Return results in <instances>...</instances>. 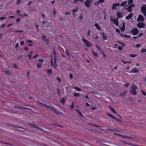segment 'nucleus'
Returning <instances> with one entry per match:
<instances>
[{
	"label": "nucleus",
	"instance_id": "35",
	"mask_svg": "<svg viewBox=\"0 0 146 146\" xmlns=\"http://www.w3.org/2000/svg\"><path fill=\"white\" fill-rule=\"evenodd\" d=\"M57 94L59 96H60V90L59 89H57Z\"/></svg>",
	"mask_w": 146,
	"mask_h": 146
},
{
	"label": "nucleus",
	"instance_id": "17",
	"mask_svg": "<svg viewBox=\"0 0 146 146\" xmlns=\"http://www.w3.org/2000/svg\"><path fill=\"white\" fill-rule=\"evenodd\" d=\"M75 110L77 111L78 114L81 116V117H82L83 116L81 112L79 110L77 109H75Z\"/></svg>",
	"mask_w": 146,
	"mask_h": 146
},
{
	"label": "nucleus",
	"instance_id": "54",
	"mask_svg": "<svg viewBox=\"0 0 146 146\" xmlns=\"http://www.w3.org/2000/svg\"><path fill=\"white\" fill-rule=\"evenodd\" d=\"M21 3V0H17V1L16 3L17 5H18Z\"/></svg>",
	"mask_w": 146,
	"mask_h": 146
},
{
	"label": "nucleus",
	"instance_id": "56",
	"mask_svg": "<svg viewBox=\"0 0 146 146\" xmlns=\"http://www.w3.org/2000/svg\"><path fill=\"white\" fill-rule=\"evenodd\" d=\"M6 25V24H3L1 26V28L2 29V28H3L5 27V26Z\"/></svg>",
	"mask_w": 146,
	"mask_h": 146
},
{
	"label": "nucleus",
	"instance_id": "26",
	"mask_svg": "<svg viewBox=\"0 0 146 146\" xmlns=\"http://www.w3.org/2000/svg\"><path fill=\"white\" fill-rule=\"evenodd\" d=\"M123 62L124 64L126 63L131 64L132 62V61L131 60L126 61H123Z\"/></svg>",
	"mask_w": 146,
	"mask_h": 146
},
{
	"label": "nucleus",
	"instance_id": "43",
	"mask_svg": "<svg viewBox=\"0 0 146 146\" xmlns=\"http://www.w3.org/2000/svg\"><path fill=\"white\" fill-rule=\"evenodd\" d=\"M141 92H142V94L146 96V92H144V91H143V90H141Z\"/></svg>",
	"mask_w": 146,
	"mask_h": 146
},
{
	"label": "nucleus",
	"instance_id": "22",
	"mask_svg": "<svg viewBox=\"0 0 146 146\" xmlns=\"http://www.w3.org/2000/svg\"><path fill=\"white\" fill-rule=\"evenodd\" d=\"M33 126L35 128H36L39 129V130H41V131H42L44 132H45V131H44V130H43V129L41 128H40V127H37L36 126V125H33Z\"/></svg>",
	"mask_w": 146,
	"mask_h": 146
},
{
	"label": "nucleus",
	"instance_id": "49",
	"mask_svg": "<svg viewBox=\"0 0 146 146\" xmlns=\"http://www.w3.org/2000/svg\"><path fill=\"white\" fill-rule=\"evenodd\" d=\"M19 47V44L18 42L16 43L15 45V48H17Z\"/></svg>",
	"mask_w": 146,
	"mask_h": 146
},
{
	"label": "nucleus",
	"instance_id": "16",
	"mask_svg": "<svg viewBox=\"0 0 146 146\" xmlns=\"http://www.w3.org/2000/svg\"><path fill=\"white\" fill-rule=\"evenodd\" d=\"M110 109L111 110V111L115 113L116 114L117 113V112L115 111V110L112 107H110Z\"/></svg>",
	"mask_w": 146,
	"mask_h": 146
},
{
	"label": "nucleus",
	"instance_id": "3",
	"mask_svg": "<svg viewBox=\"0 0 146 146\" xmlns=\"http://www.w3.org/2000/svg\"><path fill=\"white\" fill-rule=\"evenodd\" d=\"M137 87L135 85H132L131 86V90L130 92L133 95H135L136 94L137 92L136 90L137 89Z\"/></svg>",
	"mask_w": 146,
	"mask_h": 146
},
{
	"label": "nucleus",
	"instance_id": "42",
	"mask_svg": "<svg viewBox=\"0 0 146 146\" xmlns=\"http://www.w3.org/2000/svg\"><path fill=\"white\" fill-rule=\"evenodd\" d=\"M120 29L121 31L123 32L124 31L125 28H123V27H122V28H120Z\"/></svg>",
	"mask_w": 146,
	"mask_h": 146
},
{
	"label": "nucleus",
	"instance_id": "10",
	"mask_svg": "<svg viewBox=\"0 0 146 146\" xmlns=\"http://www.w3.org/2000/svg\"><path fill=\"white\" fill-rule=\"evenodd\" d=\"M106 115H108L109 116H110L111 118H112L113 119H115V120H116V121H118L119 120V119H117L115 117V116H113L111 114H110L108 112H107V113Z\"/></svg>",
	"mask_w": 146,
	"mask_h": 146
},
{
	"label": "nucleus",
	"instance_id": "36",
	"mask_svg": "<svg viewBox=\"0 0 146 146\" xmlns=\"http://www.w3.org/2000/svg\"><path fill=\"white\" fill-rule=\"evenodd\" d=\"M60 101L61 102V103L62 104L64 103L65 101L64 98H63L62 99L60 100Z\"/></svg>",
	"mask_w": 146,
	"mask_h": 146
},
{
	"label": "nucleus",
	"instance_id": "30",
	"mask_svg": "<svg viewBox=\"0 0 146 146\" xmlns=\"http://www.w3.org/2000/svg\"><path fill=\"white\" fill-rule=\"evenodd\" d=\"M137 56V55L136 54H130V56L131 58H134Z\"/></svg>",
	"mask_w": 146,
	"mask_h": 146
},
{
	"label": "nucleus",
	"instance_id": "58",
	"mask_svg": "<svg viewBox=\"0 0 146 146\" xmlns=\"http://www.w3.org/2000/svg\"><path fill=\"white\" fill-rule=\"evenodd\" d=\"M141 46V45L140 44H137L136 45V47L137 48H138L140 47Z\"/></svg>",
	"mask_w": 146,
	"mask_h": 146
},
{
	"label": "nucleus",
	"instance_id": "11",
	"mask_svg": "<svg viewBox=\"0 0 146 146\" xmlns=\"http://www.w3.org/2000/svg\"><path fill=\"white\" fill-rule=\"evenodd\" d=\"M133 15V14L132 13H130L126 17V18H125L126 19L128 20V19H130L132 17Z\"/></svg>",
	"mask_w": 146,
	"mask_h": 146
},
{
	"label": "nucleus",
	"instance_id": "6",
	"mask_svg": "<svg viewBox=\"0 0 146 146\" xmlns=\"http://www.w3.org/2000/svg\"><path fill=\"white\" fill-rule=\"evenodd\" d=\"M110 21L113 22V23L115 25L117 26H118L119 25L118 24V18L116 19H114L111 16L110 18Z\"/></svg>",
	"mask_w": 146,
	"mask_h": 146
},
{
	"label": "nucleus",
	"instance_id": "47",
	"mask_svg": "<svg viewBox=\"0 0 146 146\" xmlns=\"http://www.w3.org/2000/svg\"><path fill=\"white\" fill-rule=\"evenodd\" d=\"M37 67L38 68H40L42 67L41 64H37Z\"/></svg>",
	"mask_w": 146,
	"mask_h": 146
},
{
	"label": "nucleus",
	"instance_id": "53",
	"mask_svg": "<svg viewBox=\"0 0 146 146\" xmlns=\"http://www.w3.org/2000/svg\"><path fill=\"white\" fill-rule=\"evenodd\" d=\"M65 15H69L70 16V13L69 11L66 12L65 13Z\"/></svg>",
	"mask_w": 146,
	"mask_h": 146
},
{
	"label": "nucleus",
	"instance_id": "62",
	"mask_svg": "<svg viewBox=\"0 0 146 146\" xmlns=\"http://www.w3.org/2000/svg\"><path fill=\"white\" fill-rule=\"evenodd\" d=\"M120 45L122 46H124L125 44L124 43L121 42Z\"/></svg>",
	"mask_w": 146,
	"mask_h": 146
},
{
	"label": "nucleus",
	"instance_id": "7",
	"mask_svg": "<svg viewBox=\"0 0 146 146\" xmlns=\"http://www.w3.org/2000/svg\"><path fill=\"white\" fill-rule=\"evenodd\" d=\"M137 20L139 22H143L144 21V19L142 15H139L137 18Z\"/></svg>",
	"mask_w": 146,
	"mask_h": 146
},
{
	"label": "nucleus",
	"instance_id": "57",
	"mask_svg": "<svg viewBox=\"0 0 146 146\" xmlns=\"http://www.w3.org/2000/svg\"><path fill=\"white\" fill-rule=\"evenodd\" d=\"M115 31L116 32L119 33H120V31H119V29H116L115 30Z\"/></svg>",
	"mask_w": 146,
	"mask_h": 146
},
{
	"label": "nucleus",
	"instance_id": "33",
	"mask_svg": "<svg viewBox=\"0 0 146 146\" xmlns=\"http://www.w3.org/2000/svg\"><path fill=\"white\" fill-rule=\"evenodd\" d=\"M4 72L7 74H11V72L9 71H4Z\"/></svg>",
	"mask_w": 146,
	"mask_h": 146
},
{
	"label": "nucleus",
	"instance_id": "45",
	"mask_svg": "<svg viewBox=\"0 0 146 146\" xmlns=\"http://www.w3.org/2000/svg\"><path fill=\"white\" fill-rule=\"evenodd\" d=\"M69 77L72 80L73 78V75L72 74H70L69 75Z\"/></svg>",
	"mask_w": 146,
	"mask_h": 146
},
{
	"label": "nucleus",
	"instance_id": "40",
	"mask_svg": "<svg viewBox=\"0 0 146 146\" xmlns=\"http://www.w3.org/2000/svg\"><path fill=\"white\" fill-rule=\"evenodd\" d=\"M38 60L41 62H43L44 61L43 59L41 58H39Z\"/></svg>",
	"mask_w": 146,
	"mask_h": 146
},
{
	"label": "nucleus",
	"instance_id": "59",
	"mask_svg": "<svg viewBox=\"0 0 146 146\" xmlns=\"http://www.w3.org/2000/svg\"><path fill=\"white\" fill-rule=\"evenodd\" d=\"M20 19L18 18L16 19V22L17 23H19V22L20 21Z\"/></svg>",
	"mask_w": 146,
	"mask_h": 146
},
{
	"label": "nucleus",
	"instance_id": "28",
	"mask_svg": "<svg viewBox=\"0 0 146 146\" xmlns=\"http://www.w3.org/2000/svg\"><path fill=\"white\" fill-rule=\"evenodd\" d=\"M78 10V9L77 8H75L74 9H73L72 11L73 13H74L77 12Z\"/></svg>",
	"mask_w": 146,
	"mask_h": 146
},
{
	"label": "nucleus",
	"instance_id": "5",
	"mask_svg": "<svg viewBox=\"0 0 146 146\" xmlns=\"http://www.w3.org/2000/svg\"><path fill=\"white\" fill-rule=\"evenodd\" d=\"M130 33L133 35H136L138 33L139 30L137 28L135 27L133 29Z\"/></svg>",
	"mask_w": 146,
	"mask_h": 146
},
{
	"label": "nucleus",
	"instance_id": "18",
	"mask_svg": "<svg viewBox=\"0 0 146 146\" xmlns=\"http://www.w3.org/2000/svg\"><path fill=\"white\" fill-rule=\"evenodd\" d=\"M127 1H123L122 2H121L120 4V5L122 7H123L124 6L125 4H126Z\"/></svg>",
	"mask_w": 146,
	"mask_h": 146
},
{
	"label": "nucleus",
	"instance_id": "39",
	"mask_svg": "<svg viewBox=\"0 0 146 146\" xmlns=\"http://www.w3.org/2000/svg\"><path fill=\"white\" fill-rule=\"evenodd\" d=\"M117 48L118 50H123V48H122L121 46H118Z\"/></svg>",
	"mask_w": 146,
	"mask_h": 146
},
{
	"label": "nucleus",
	"instance_id": "8",
	"mask_svg": "<svg viewBox=\"0 0 146 146\" xmlns=\"http://www.w3.org/2000/svg\"><path fill=\"white\" fill-rule=\"evenodd\" d=\"M145 24L143 23H138L137 25V27L139 28H143L145 26Z\"/></svg>",
	"mask_w": 146,
	"mask_h": 146
},
{
	"label": "nucleus",
	"instance_id": "27",
	"mask_svg": "<svg viewBox=\"0 0 146 146\" xmlns=\"http://www.w3.org/2000/svg\"><path fill=\"white\" fill-rule=\"evenodd\" d=\"M74 88L77 91H80L82 90L80 88L77 87H74Z\"/></svg>",
	"mask_w": 146,
	"mask_h": 146
},
{
	"label": "nucleus",
	"instance_id": "1",
	"mask_svg": "<svg viewBox=\"0 0 146 146\" xmlns=\"http://www.w3.org/2000/svg\"><path fill=\"white\" fill-rule=\"evenodd\" d=\"M52 52L53 53L54 55L53 57V60L54 62V63L55 64V65H54V63L53 61V55L52 54L51 55V60L50 62L51 65L52 66H53L54 67V68L56 69L57 66V64L56 63V61L57 60V58H56V53L55 52V50L54 47H53V49L52 50Z\"/></svg>",
	"mask_w": 146,
	"mask_h": 146
},
{
	"label": "nucleus",
	"instance_id": "19",
	"mask_svg": "<svg viewBox=\"0 0 146 146\" xmlns=\"http://www.w3.org/2000/svg\"><path fill=\"white\" fill-rule=\"evenodd\" d=\"M94 26L96 27V28L99 30H101V28L100 27V26L97 23H96L95 25Z\"/></svg>",
	"mask_w": 146,
	"mask_h": 146
},
{
	"label": "nucleus",
	"instance_id": "21",
	"mask_svg": "<svg viewBox=\"0 0 146 146\" xmlns=\"http://www.w3.org/2000/svg\"><path fill=\"white\" fill-rule=\"evenodd\" d=\"M126 9H127L128 12H130L132 11V8L131 7L129 6H128L126 8Z\"/></svg>",
	"mask_w": 146,
	"mask_h": 146
},
{
	"label": "nucleus",
	"instance_id": "38",
	"mask_svg": "<svg viewBox=\"0 0 146 146\" xmlns=\"http://www.w3.org/2000/svg\"><path fill=\"white\" fill-rule=\"evenodd\" d=\"M13 25V24L12 23H10L8 24L7 25V27L8 28H10Z\"/></svg>",
	"mask_w": 146,
	"mask_h": 146
},
{
	"label": "nucleus",
	"instance_id": "32",
	"mask_svg": "<svg viewBox=\"0 0 146 146\" xmlns=\"http://www.w3.org/2000/svg\"><path fill=\"white\" fill-rule=\"evenodd\" d=\"M133 0H128V3L129 5H131L133 2Z\"/></svg>",
	"mask_w": 146,
	"mask_h": 146
},
{
	"label": "nucleus",
	"instance_id": "50",
	"mask_svg": "<svg viewBox=\"0 0 146 146\" xmlns=\"http://www.w3.org/2000/svg\"><path fill=\"white\" fill-rule=\"evenodd\" d=\"M96 48L97 49V50H101L100 49V47L98 45H96Z\"/></svg>",
	"mask_w": 146,
	"mask_h": 146
},
{
	"label": "nucleus",
	"instance_id": "37",
	"mask_svg": "<svg viewBox=\"0 0 146 146\" xmlns=\"http://www.w3.org/2000/svg\"><path fill=\"white\" fill-rule=\"evenodd\" d=\"M6 17H0V21H2L3 19H6Z\"/></svg>",
	"mask_w": 146,
	"mask_h": 146
},
{
	"label": "nucleus",
	"instance_id": "31",
	"mask_svg": "<svg viewBox=\"0 0 146 146\" xmlns=\"http://www.w3.org/2000/svg\"><path fill=\"white\" fill-rule=\"evenodd\" d=\"M74 102H72L71 104V105L70 106V109H72L74 108Z\"/></svg>",
	"mask_w": 146,
	"mask_h": 146
},
{
	"label": "nucleus",
	"instance_id": "61",
	"mask_svg": "<svg viewBox=\"0 0 146 146\" xmlns=\"http://www.w3.org/2000/svg\"><path fill=\"white\" fill-rule=\"evenodd\" d=\"M124 36L126 38H129L130 36V35H127L126 34H125Z\"/></svg>",
	"mask_w": 146,
	"mask_h": 146
},
{
	"label": "nucleus",
	"instance_id": "25",
	"mask_svg": "<svg viewBox=\"0 0 146 146\" xmlns=\"http://www.w3.org/2000/svg\"><path fill=\"white\" fill-rule=\"evenodd\" d=\"M104 33H103L102 34V35H103V38L105 40H106L107 39V36L106 35H103L104 34Z\"/></svg>",
	"mask_w": 146,
	"mask_h": 146
},
{
	"label": "nucleus",
	"instance_id": "23",
	"mask_svg": "<svg viewBox=\"0 0 146 146\" xmlns=\"http://www.w3.org/2000/svg\"><path fill=\"white\" fill-rule=\"evenodd\" d=\"M52 70L51 69H48L47 70V73L48 75H50L52 73Z\"/></svg>",
	"mask_w": 146,
	"mask_h": 146
},
{
	"label": "nucleus",
	"instance_id": "15",
	"mask_svg": "<svg viewBox=\"0 0 146 146\" xmlns=\"http://www.w3.org/2000/svg\"><path fill=\"white\" fill-rule=\"evenodd\" d=\"M138 72L139 70H138L133 68H132L131 70V72L133 73H137Z\"/></svg>",
	"mask_w": 146,
	"mask_h": 146
},
{
	"label": "nucleus",
	"instance_id": "34",
	"mask_svg": "<svg viewBox=\"0 0 146 146\" xmlns=\"http://www.w3.org/2000/svg\"><path fill=\"white\" fill-rule=\"evenodd\" d=\"M80 95V94L79 93H75L74 94V96H79Z\"/></svg>",
	"mask_w": 146,
	"mask_h": 146
},
{
	"label": "nucleus",
	"instance_id": "55",
	"mask_svg": "<svg viewBox=\"0 0 146 146\" xmlns=\"http://www.w3.org/2000/svg\"><path fill=\"white\" fill-rule=\"evenodd\" d=\"M24 42L23 41H21L20 43V44L21 46L23 45L24 44Z\"/></svg>",
	"mask_w": 146,
	"mask_h": 146
},
{
	"label": "nucleus",
	"instance_id": "20",
	"mask_svg": "<svg viewBox=\"0 0 146 146\" xmlns=\"http://www.w3.org/2000/svg\"><path fill=\"white\" fill-rule=\"evenodd\" d=\"M20 108L21 109H24V110H29L30 111H32V110L29 108H26V107H20Z\"/></svg>",
	"mask_w": 146,
	"mask_h": 146
},
{
	"label": "nucleus",
	"instance_id": "46",
	"mask_svg": "<svg viewBox=\"0 0 146 146\" xmlns=\"http://www.w3.org/2000/svg\"><path fill=\"white\" fill-rule=\"evenodd\" d=\"M129 83H127L124 84V86L125 87H127L129 86Z\"/></svg>",
	"mask_w": 146,
	"mask_h": 146
},
{
	"label": "nucleus",
	"instance_id": "4",
	"mask_svg": "<svg viewBox=\"0 0 146 146\" xmlns=\"http://www.w3.org/2000/svg\"><path fill=\"white\" fill-rule=\"evenodd\" d=\"M83 41L85 42L86 46L87 47H90L92 46V43L84 38L82 39Z\"/></svg>",
	"mask_w": 146,
	"mask_h": 146
},
{
	"label": "nucleus",
	"instance_id": "51",
	"mask_svg": "<svg viewBox=\"0 0 146 146\" xmlns=\"http://www.w3.org/2000/svg\"><path fill=\"white\" fill-rule=\"evenodd\" d=\"M125 22H123V28H125Z\"/></svg>",
	"mask_w": 146,
	"mask_h": 146
},
{
	"label": "nucleus",
	"instance_id": "14",
	"mask_svg": "<svg viewBox=\"0 0 146 146\" xmlns=\"http://www.w3.org/2000/svg\"><path fill=\"white\" fill-rule=\"evenodd\" d=\"M86 6L87 7H89L90 6V1L89 0H87L84 3Z\"/></svg>",
	"mask_w": 146,
	"mask_h": 146
},
{
	"label": "nucleus",
	"instance_id": "12",
	"mask_svg": "<svg viewBox=\"0 0 146 146\" xmlns=\"http://www.w3.org/2000/svg\"><path fill=\"white\" fill-rule=\"evenodd\" d=\"M120 4L119 3H114L112 7V9L113 10L116 9V7L119 6Z\"/></svg>",
	"mask_w": 146,
	"mask_h": 146
},
{
	"label": "nucleus",
	"instance_id": "2",
	"mask_svg": "<svg viewBox=\"0 0 146 146\" xmlns=\"http://www.w3.org/2000/svg\"><path fill=\"white\" fill-rule=\"evenodd\" d=\"M40 104H41L42 106H44V107H45L46 108H49V109L51 111H54L56 114L59 115L60 114V113L59 112L56 111L55 110L54 108L53 107H52L50 106H48L47 104H44L42 103H41L40 102Z\"/></svg>",
	"mask_w": 146,
	"mask_h": 146
},
{
	"label": "nucleus",
	"instance_id": "13",
	"mask_svg": "<svg viewBox=\"0 0 146 146\" xmlns=\"http://www.w3.org/2000/svg\"><path fill=\"white\" fill-rule=\"evenodd\" d=\"M117 16L118 17V18H122L123 17V15L122 13L121 12H119L117 13L116 14Z\"/></svg>",
	"mask_w": 146,
	"mask_h": 146
},
{
	"label": "nucleus",
	"instance_id": "44",
	"mask_svg": "<svg viewBox=\"0 0 146 146\" xmlns=\"http://www.w3.org/2000/svg\"><path fill=\"white\" fill-rule=\"evenodd\" d=\"M24 16H26L27 17H28V15L26 14H24L23 15H21V16L22 17H24Z\"/></svg>",
	"mask_w": 146,
	"mask_h": 146
},
{
	"label": "nucleus",
	"instance_id": "24",
	"mask_svg": "<svg viewBox=\"0 0 146 146\" xmlns=\"http://www.w3.org/2000/svg\"><path fill=\"white\" fill-rule=\"evenodd\" d=\"M126 92H127V91H124L123 92L119 94V95L120 96H123L125 95V94L126 93Z\"/></svg>",
	"mask_w": 146,
	"mask_h": 146
},
{
	"label": "nucleus",
	"instance_id": "9",
	"mask_svg": "<svg viewBox=\"0 0 146 146\" xmlns=\"http://www.w3.org/2000/svg\"><path fill=\"white\" fill-rule=\"evenodd\" d=\"M42 38L43 40V41L46 43V44L47 45L49 44V40L47 39V37L44 35H42Z\"/></svg>",
	"mask_w": 146,
	"mask_h": 146
},
{
	"label": "nucleus",
	"instance_id": "41",
	"mask_svg": "<svg viewBox=\"0 0 146 146\" xmlns=\"http://www.w3.org/2000/svg\"><path fill=\"white\" fill-rule=\"evenodd\" d=\"M47 22L46 21H44L42 22V23L43 24V27H45L46 25L45 23H46Z\"/></svg>",
	"mask_w": 146,
	"mask_h": 146
},
{
	"label": "nucleus",
	"instance_id": "63",
	"mask_svg": "<svg viewBox=\"0 0 146 146\" xmlns=\"http://www.w3.org/2000/svg\"><path fill=\"white\" fill-rule=\"evenodd\" d=\"M27 41L28 42L32 43L33 41L31 40H27Z\"/></svg>",
	"mask_w": 146,
	"mask_h": 146
},
{
	"label": "nucleus",
	"instance_id": "52",
	"mask_svg": "<svg viewBox=\"0 0 146 146\" xmlns=\"http://www.w3.org/2000/svg\"><path fill=\"white\" fill-rule=\"evenodd\" d=\"M135 6V4L134 3L131 4L129 6L131 7V8L134 7Z\"/></svg>",
	"mask_w": 146,
	"mask_h": 146
},
{
	"label": "nucleus",
	"instance_id": "29",
	"mask_svg": "<svg viewBox=\"0 0 146 146\" xmlns=\"http://www.w3.org/2000/svg\"><path fill=\"white\" fill-rule=\"evenodd\" d=\"M141 52L142 53H143L144 52H146V49L142 48L141 50Z\"/></svg>",
	"mask_w": 146,
	"mask_h": 146
},
{
	"label": "nucleus",
	"instance_id": "48",
	"mask_svg": "<svg viewBox=\"0 0 146 146\" xmlns=\"http://www.w3.org/2000/svg\"><path fill=\"white\" fill-rule=\"evenodd\" d=\"M90 30H89L88 31L87 36H89L90 35Z\"/></svg>",
	"mask_w": 146,
	"mask_h": 146
},
{
	"label": "nucleus",
	"instance_id": "60",
	"mask_svg": "<svg viewBox=\"0 0 146 146\" xmlns=\"http://www.w3.org/2000/svg\"><path fill=\"white\" fill-rule=\"evenodd\" d=\"M93 54L94 55V56H98V55L95 52H93Z\"/></svg>",
	"mask_w": 146,
	"mask_h": 146
},
{
	"label": "nucleus",
	"instance_id": "64",
	"mask_svg": "<svg viewBox=\"0 0 146 146\" xmlns=\"http://www.w3.org/2000/svg\"><path fill=\"white\" fill-rule=\"evenodd\" d=\"M105 0H99L98 1L100 3L104 2Z\"/></svg>",
	"mask_w": 146,
	"mask_h": 146
}]
</instances>
